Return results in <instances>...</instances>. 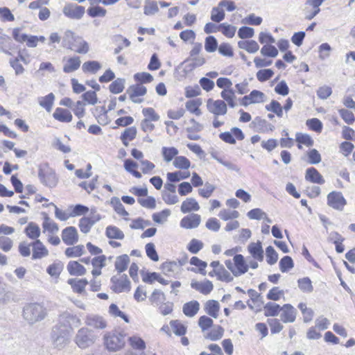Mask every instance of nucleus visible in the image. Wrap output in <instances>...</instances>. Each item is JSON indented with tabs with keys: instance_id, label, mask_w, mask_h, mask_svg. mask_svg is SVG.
<instances>
[{
	"instance_id": "obj_39",
	"label": "nucleus",
	"mask_w": 355,
	"mask_h": 355,
	"mask_svg": "<svg viewBox=\"0 0 355 355\" xmlns=\"http://www.w3.org/2000/svg\"><path fill=\"white\" fill-rule=\"evenodd\" d=\"M85 248L83 245H78L73 247L67 248L65 250L64 254L69 257H79L84 254Z\"/></svg>"
},
{
	"instance_id": "obj_45",
	"label": "nucleus",
	"mask_w": 355,
	"mask_h": 355,
	"mask_svg": "<svg viewBox=\"0 0 355 355\" xmlns=\"http://www.w3.org/2000/svg\"><path fill=\"white\" fill-rule=\"evenodd\" d=\"M190 176L189 171H175L167 173V179L171 182H177L181 180L187 179Z\"/></svg>"
},
{
	"instance_id": "obj_27",
	"label": "nucleus",
	"mask_w": 355,
	"mask_h": 355,
	"mask_svg": "<svg viewBox=\"0 0 355 355\" xmlns=\"http://www.w3.org/2000/svg\"><path fill=\"white\" fill-rule=\"evenodd\" d=\"M53 116L55 119L60 122L68 123L72 120V114L71 112L67 109L60 107L55 109Z\"/></svg>"
},
{
	"instance_id": "obj_26",
	"label": "nucleus",
	"mask_w": 355,
	"mask_h": 355,
	"mask_svg": "<svg viewBox=\"0 0 355 355\" xmlns=\"http://www.w3.org/2000/svg\"><path fill=\"white\" fill-rule=\"evenodd\" d=\"M67 283L71 286L73 291L77 293H82L85 286L88 284L86 279H77L75 278L69 279Z\"/></svg>"
},
{
	"instance_id": "obj_50",
	"label": "nucleus",
	"mask_w": 355,
	"mask_h": 355,
	"mask_svg": "<svg viewBox=\"0 0 355 355\" xmlns=\"http://www.w3.org/2000/svg\"><path fill=\"white\" fill-rule=\"evenodd\" d=\"M297 283L299 288L303 292L311 293L313 291L311 280L308 277L299 279Z\"/></svg>"
},
{
	"instance_id": "obj_58",
	"label": "nucleus",
	"mask_w": 355,
	"mask_h": 355,
	"mask_svg": "<svg viewBox=\"0 0 355 355\" xmlns=\"http://www.w3.org/2000/svg\"><path fill=\"white\" fill-rule=\"evenodd\" d=\"M261 53L263 56L275 58L278 55V50L273 45L265 44L261 49Z\"/></svg>"
},
{
	"instance_id": "obj_56",
	"label": "nucleus",
	"mask_w": 355,
	"mask_h": 355,
	"mask_svg": "<svg viewBox=\"0 0 355 355\" xmlns=\"http://www.w3.org/2000/svg\"><path fill=\"white\" fill-rule=\"evenodd\" d=\"M175 168L180 169H188L190 167V161L184 156H177L173 161Z\"/></svg>"
},
{
	"instance_id": "obj_6",
	"label": "nucleus",
	"mask_w": 355,
	"mask_h": 355,
	"mask_svg": "<svg viewBox=\"0 0 355 355\" xmlns=\"http://www.w3.org/2000/svg\"><path fill=\"white\" fill-rule=\"evenodd\" d=\"M234 263L231 260L225 261L227 268L236 277L245 274L248 270V264L246 263L244 257L241 254H235L233 258Z\"/></svg>"
},
{
	"instance_id": "obj_37",
	"label": "nucleus",
	"mask_w": 355,
	"mask_h": 355,
	"mask_svg": "<svg viewBox=\"0 0 355 355\" xmlns=\"http://www.w3.org/2000/svg\"><path fill=\"white\" fill-rule=\"evenodd\" d=\"M54 348L62 349L69 343V336H51Z\"/></svg>"
},
{
	"instance_id": "obj_40",
	"label": "nucleus",
	"mask_w": 355,
	"mask_h": 355,
	"mask_svg": "<svg viewBox=\"0 0 355 355\" xmlns=\"http://www.w3.org/2000/svg\"><path fill=\"white\" fill-rule=\"evenodd\" d=\"M54 99V94L53 93H50L44 97L40 98L38 102L41 107H44L47 112H50L51 110Z\"/></svg>"
},
{
	"instance_id": "obj_62",
	"label": "nucleus",
	"mask_w": 355,
	"mask_h": 355,
	"mask_svg": "<svg viewBox=\"0 0 355 355\" xmlns=\"http://www.w3.org/2000/svg\"><path fill=\"white\" fill-rule=\"evenodd\" d=\"M338 112L341 116V118L344 120V121L349 124L352 125L355 121V116L352 112L347 110V109H340Z\"/></svg>"
},
{
	"instance_id": "obj_11",
	"label": "nucleus",
	"mask_w": 355,
	"mask_h": 355,
	"mask_svg": "<svg viewBox=\"0 0 355 355\" xmlns=\"http://www.w3.org/2000/svg\"><path fill=\"white\" fill-rule=\"evenodd\" d=\"M347 201L341 192L331 191L327 195V205L334 209L342 211Z\"/></svg>"
},
{
	"instance_id": "obj_9",
	"label": "nucleus",
	"mask_w": 355,
	"mask_h": 355,
	"mask_svg": "<svg viewBox=\"0 0 355 355\" xmlns=\"http://www.w3.org/2000/svg\"><path fill=\"white\" fill-rule=\"evenodd\" d=\"M85 12L84 6L71 3H67L62 9L63 14L71 19H80L83 17Z\"/></svg>"
},
{
	"instance_id": "obj_57",
	"label": "nucleus",
	"mask_w": 355,
	"mask_h": 355,
	"mask_svg": "<svg viewBox=\"0 0 355 355\" xmlns=\"http://www.w3.org/2000/svg\"><path fill=\"white\" fill-rule=\"evenodd\" d=\"M307 127L315 132H321L322 130V123L317 118L308 119L306 122Z\"/></svg>"
},
{
	"instance_id": "obj_38",
	"label": "nucleus",
	"mask_w": 355,
	"mask_h": 355,
	"mask_svg": "<svg viewBox=\"0 0 355 355\" xmlns=\"http://www.w3.org/2000/svg\"><path fill=\"white\" fill-rule=\"evenodd\" d=\"M13 48V44L10 37L6 35H0V51L8 55H11L10 50Z\"/></svg>"
},
{
	"instance_id": "obj_48",
	"label": "nucleus",
	"mask_w": 355,
	"mask_h": 355,
	"mask_svg": "<svg viewBox=\"0 0 355 355\" xmlns=\"http://www.w3.org/2000/svg\"><path fill=\"white\" fill-rule=\"evenodd\" d=\"M125 80L124 78H117L114 80L109 86L110 92L112 94H119L124 89Z\"/></svg>"
},
{
	"instance_id": "obj_10",
	"label": "nucleus",
	"mask_w": 355,
	"mask_h": 355,
	"mask_svg": "<svg viewBox=\"0 0 355 355\" xmlns=\"http://www.w3.org/2000/svg\"><path fill=\"white\" fill-rule=\"evenodd\" d=\"M85 324L94 330H103L107 327V320L101 315L89 314L85 317Z\"/></svg>"
},
{
	"instance_id": "obj_7",
	"label": "nucleus",
	"mask_w": 355,
	"mask_h": 355,
	"mask_svg": "<svg viewBox=\"0 0 355 355\" xmlns=\"http://www.w3.org/2000/svg\"><path fill=\"white\" fill-rule=\"evenodd\" d=\"M110 281L112 283L111 289L116 293L130 290V282L126 275H122L119 277L113 276Z\"/></svg>"
},
{
	"instance_id": "obj_43",
	"label": "nucleus",
	"mask_w": 355,
	"mask_h": 355,
	"mask_svg": "<svg viewBox=\"0 0 355 355\" xmlns=\"http://www.w3.org/2000/svg\"><path fill=\"white\" fill-rule=\"evenodd\" d=\"M25 233L30 239H36L40 235V229L37 224L31 222L25 228Z\"/></svg>"
},
{
	"instance_id": "obj_53",
	"label": "nucleus",
	"mask_w": 355,
	"mask_h": 355,
	"mask_svg": "<svg viewBox=\"0 0 355 355\" xmlns=\"http://www.w3.org/2000/svg\"><path fill=\"white\" fill-rule=\"evenodd\" d=\"M184 62L188 63L187 67H189V70H192L194 68L203 65L205 62V60L202 56H195L187 59Z\"/></svg>"
},
{
	"instance_id": "obj_14",
	"label": "nucleus",
	"mask_w": 355,
	"mask_h": 355,
	"mask_svg": "<svg viewBox=\"0 0 355 355\" xmlns=\"http://www.w3.org/2000/svg\"><path fill=\"white\" fill-rule=\"evenodd\" d=\"M324 1V0H306L305 5L311 6L313 10L309 11L307 7L304 8L305 19L307 20L313 19L320 12V6Z\"/></svg>"
},
{
	"instance_id": "obj_52",
	"label": "nucleus",
	"mask_w": 355,
	"mask_h": 355,
	"mask_svg": "<svg viewBox=\"0 0 355 355\" xmlns=\"http://www.w3.org/2000/svg\"><path fill=\"white\" fill-rule=\"evenodd\" d=\"M101 68V64L98 61H87L83 66L82 69L84 72L96 73Z\"/></svg>"
},
{
	"instance_id": "obj_20",
	"label": "nucleus",
	"mask_w": 355,
	"mask_h": 355,
	"mask_svg": "<svg viewBox=\"0 0 355 355\" xmlns=\"http://www.w3.org/2000/svg\"><path fill=\"white\" fill-rule=\"evenodd\" d=\"M252 125L257 131L261 132H266L268 131H272L275 129V126L269 123L266 119L257 116L254 119L252 122Z\"/></svg>"
},
{
	"instance_id": "obj_5",
	"label": "nucleus",
	"mask_w": 355,
	"mask_h": 355,
	"mask_svg": "<svg viewBox=\"0 0 355 355\" xmlns=\"http://www.w3.org/2000/svg\"><path fill=\"white\" fill-rule=\"evenodd\" d=\"M38 178L43 185L49 188L55 187L58 181L55 171L50 167L47 162L39 165Z\"/></svg>"
},
{
	"instance_id": "obj_54",
	"label": "nucleus",
	"mask_w": 355,
	"mask_h": 355,
	"mask_svg": "<svg viewBox=\"0 0 355 355\" xmlns=\"http://www.w3.org/2000/svg\"><path fill=\"white\" fill-rule=\"evenodd\" d=\"M266 261L269 265H274L278 260V254L271 245L266 248Z\"/></svg>"
},
{
	"instance_id": "obj_42",
	"label": "nucleus",
	"mask_w": 355,
	"mask_h": 355,
	"mask_svg": "<svg viewBox=\"0 0 355 355\" xmlns=\"http://www.w3.org/2000/svg\"><path fill=\"white\" fill-rule=\"evenodd\" d=\"M159 11L157 2L154 0H146L144 7V13L147 15H154Z\"/></svg>"
},
{
	"instance_id": "obj_19",
	"label": "nucleus",
	"mask_w": 355,
	"mask_h": 355,
	"mask_svg": "<svg viewBox=\"0 0 355 355\" xmlns=\"http://www.w3.org/2000/svg\"><path fill=\"white\" fill-rule=\"evenodd\" d=\"M305 179L311 183L319 184H322L325 182L322 175L314 167H310L306 169Z\"/></svg>"
},
{
	"instance_id": "obj_47",
	"label": "nucleus",
	"mask_w": 355,
	"mask_h": 355,
	"mask_svg": "<svg viewBox=\"0 0 355 355\" xmlns=\"http://www.w3.org/2000/svg\"><path fill=\"white\" fill-rule=\"evenodd\" d=\"M178 150L175 147H162V154L164 157V159L166 162H171L173 158L177 157L178 154Z\"/></svg>"
},
{
	"instance_id": "obj_49",
	"label": "nucleus",
	"mask_w": 355,
	"mask_h": 355,
	"mask_svg": "<svg viewBox=\"0 0 355 355\" xmlns=\"http://www.w3.org/2000/svg\"><path fill=\"white\" fill-rule=\"evenodd\" d=\"M130 345L135 349L144 350L146 348L145 341L140 337L133 336L128 338Z\"/></svg>"
},
{
	"instance_id": "obj_13",
	"label": "nucleus",
	"mask_w": 355,
	"mask_h": 355,
	"mask_svg": "<svg viewBox=\"0 0 355 355\" xmlns=\"http://www.w3.org/2000/svg\"><path fill=\"white\" fill-rule=\"evenodd\" d=\"M62 239L67 245H73L78 241V234L76 227L69 226L62 232Z\"/></svg>"
},
{
	"instance_id": "obj_31",
	"label": "nucleus",
	"mask_w": 355,
	"mask_h": 355,
	"mask_svg": "<svg viewBox=\"0 0 355 355\" xmlns=\"http://www.w3.org/2000/svg\"><path fill=\"white\" fill-rule=\"evenodd\" d=\"M238 46L250 53H254L259 49L258 43L254 40H241L238 42Z\"/></svg>"
},
{
	"instance_id": "obj_2",
	"label": "nucleus",
	"mask_w": 355,
	"mask_h": 355,
	"mask_svg": "<svg viewBox=\"0 0 355 355\" xmlns=\"http://www.w3.org/2000/svg\"><path fill=\"white\" fill-rule=\"evenodd\" d=\"M22 315L26 321L33 324L46 317L47 310L40 303H29L24 306Z\"/></svg>"
},
{
	"instance_id": "obj_17",
	"label": "nucleus",
	"mask_w": 355,
	"mask_h": 355,
	"mask_svg": "<svg viewBox=\"0 0 355 355\" xmlns=\"http://www.w3.org/2000/svg\"><path fill=\"white\" fill-rule=\"evenodd\" d=\"M200 216L193 214L189 216H184L180 221V226L186 229H193L197 227L200 223Z\"/></svg>"
},
{
	"instance_id": "obj_15",
	"label": "nucleus",
	"mask_w": 355,
	"mask_h": 355,
	"mask_svg": "<svg viewBox=\"0 0 355 355\" xmlns=\"http://www.w3.org/2000/svg\"><path fill=\"white\" fill-rule=\"evenodd\" d=\"M244 138L243 131L237 127L232 128L230 132H223V141L230 144H236V139L241 141Z\"/></svg>"
},
{
	"instance_id": "obj_44",
	"label": "nucleus",
	"mask_w": 355,
	"mask_h": 355,
	"mask_svg": "<svg viewBox=\"0 0 355 355\" xmlns=\"http://www.w3.org/2000/svg\"><path fill=\"white\" fill-rule=\"evenodd\" d=\"M63 270V264L62 262H55L49 265L46 268L47 273L53 277H59Z\"/></svg>"
},
{
	"instance_id": "obj_1",
	"label": "nucleus",
	"mask_w": 355,
	"mask_h": 355,
	"mask_svg": "<svg viewBox=\"0 0 355 355\" xmlns=\"http://www.w3.org/2000/svg\"><path fill=\"white\" fill-rule=\"evenodd\" d=\"M62 45L64 48L70 49L78 53L85 54L89 50L88 43L82 37L76 36L71 30H67L62 40Z\"/></svg>"
},
{
	"instance_id": "obj_59",
	"label": "nucleus",
	"mask_w": 355,
	"mask_h": 355,
	"mask_svg": "<svg viewBox=\"0 0 355 355\" xmlns=\"http://www.w3.org/2000/svg\"><path fill=\"white\" fill-rule=\"evenodd\" d=\"M135 81L139 82L140 84H146L151 83L153 80V77L151 74L147 72L137 73L134 75Z\"/></svg>"
},
{
	"instance_id": "obj_35",
	"label": "nucleus",
	"mask_w": 355,
	"mask_h": 355,
	"mask_svg": "<svg viewBox=\"0 0 355 355\" xmlns=\"http://www.w3.org/2000/svg\"><path fill=\"white\" fill-rule=\"evenodd\" d=\"M220 309V304L216 300H208L205 306V312L210 316L216 318Z\"/></svg>"
},
{
	"instance_id": "obj_64",
	"label": "nucleus",
	"mask_w": 355,
	"mask_h": 355,
	"mask_svg": "<svg viewBox=\"0 0 355 355\" xmlns=\"http://www.w3.org/2000/svg\"><path fill=\"white\" fill-rule=\"evenodd\" d=\"M203 245L201 241L193 239L188 244L187 249L192 254H197L203 248Z\"/></svg>"
},
{
	"instance_id": "obj_16",
	"label": "nucleus",
	"mask_w": 355,
	"mask_h": 355,
	"mask_svg": "<svg viewBox=\"0 0 355 355\" xmlns=\"http://www.w3.org/2000/svg\"><path fill=\"white\" fill-rule=\"evenodd\" d=\"M282 308L281 320L284 323L293 322L296 318V309L290 304H285Z\"/></svg>"
},
{
	"instance_id": "obj_29",
	"label": "nucleus",
	"mask_w": 355,
	"mask_h": 355,
	"mask_svg": "<svg viewBox=\"0 0 355 355\" xmlns=\"http://www.w3.org/2000/svg\"><path fill=\"white\" fill-rule=\"evenodd\" d=\"M263 309L266 317H275L279 315L282 308L278 304L269 302L264 305Z\"/></svg>"
},
{
	"instance_id": "obj_18",
	"label": "nucleus",
	"mask_w": 355,
	"mask_h": 355,
	"mask_svg": "<svg viewBox=\"0 0 355 355\" xmlns=\"http://www.w3.org/2000/svg\"><path fill=\"white\" fill-rule=\"evenodd\" d=\"M33 259H42L49 254V251L44 244L38 239L32 243Z\"/></svg>"
},
{
	"instance_id": "obj_24",
	"label": "nucleus",
	"mask_w": 355,
	"mask_h": 355,
	"mask_svg": "<svg viewBox=\"0 0 355 355\" xmlns=\"http://www.w3.org/2000/svg\"><path fill=\"white\" fill-rule=\"evenodd\" d=\"M67 270L71 275L82 276L86 273L85 268L76 261H71L67 264Z\"/></svg>"
},
{
	"instance_id": "obj_46",
	"label": "nucleus",
	"mask_w": 355,
	"mask_h": 355,
	"mask_svg": "<svg viewBox=\"0 0 355 355\" xmlns=\"http://www.w3.org/2000/svg\"><path fill=\"white\" fill-rule=\"evenodd\" d=\"M279 269L282 272H286L294 267V262L291 257H283L279 263Z\"/></svg>"
},
{
	"instance_id": "obj_34",
	"label": "nucleus",
	"mask_w": 355,
	"mask_h": 355,
	"mask_svg": "<svg viewBox=\"0 0 355 355\" xmlns=\"http://www.w3.org/2000/svg\"><path fill=\"white\" fill-rule=\"evenodd\" d=\"M205 49L209 53L214 52L217 49L218 53L222 54V44L218 47V42L214 36H208L205 39Z\"/></svg>"
},
{
	"instance_id": "obj_22",
	"label": "nucleus",
	"mask_w": 355,
	"mask_h": 355,
	"mask_svg": "<svg viewBox=\"0 0 355 355\" xmlns=\"http://www.w3.org/2000/svg\"><path fill=\"white\" fill-rule=\"evenodd\" d=\"M248 250L254 259H257L259 261H262L263 260V250L260 241L257 243H251L248 245Z\"/></svg>"
},
{
	"instance_id": "obj_32",
	"label": "nucleus",
	"mask_w": 355,
	"mask_h": 355,
	"mask_svg": "<svg viewBox=\"0 0 355 355\" xmlns=\"http://www.w3.org/2000/svg\"><path fill=\"white\" fill-rule=\"evenodd\" d=\"M295 140L298 143L297 148L302 149V144L311 147L313 146L314 141L308 134L297 132L295 135Z\"/></svg>"
},
{
	"instance_id": "obj_3",
	"label": "nucleus",
	"mask_w": 355,
	"mask_h": 355,
	"mask_svg": "<svg viewBox=\"0 0 355 355\" xmlns=\"http://www.w3.org/2000/svg\"><path fill=\"white\" fill-rule=\"evenodd\" d=\"M103 343L109 352H118L125 345V334L119 330L108 331L103 336Z\"/></svg>"
},
{
	"instance_id": "obj_36",
	"label": "nucleus",
	"mask_w": 355,
	"mask_h": 355,
	"mask_svg": "<svg viewBox=\"0 0 355 355\" xmlns=\"http://www.w3.org/2000/svg\"><path fill=\"white\" fill-rule=\"evenodd\" d=\"M130 263V258L127 254H123L116 258L114 266L119 272L125 271Z\"/></svg>"
},
{
	"instance_id": "obj_12",
	"label": "nucleus",
	"mask_w": 355,
	"mask_h": 355,
	"mask_svg": "<svg viewBox=\"0 0 355 355\" xmlns=\"http://www.w3.org/2000/svg\"><path fill=\"white\" fill-rule=\"evenodd\" d=\"M146 92V87L143 86L141 84L132 85L127 89V93L129 94L130 98L135 103H141L142 100L137 98V97L144 96Z\"/></svg>"
},
{
	"instance_id": "obj_55",
	"label": "nucleus",
	"mask_w": 355,
	"mask_h": 355,
	"mask_svg": "<svg viewBox=\"0 0 355 355\" xmlns=\"http://www.w3.org/2000/svg\"><path fill=\"white\" fill-rule=\"evenodd\" d=\"M171 327L173 333L177 336H184L186 334L187 328L178 320H171L170 322Z\"/></svg>"
},
{
	"instance_id": "obj_30",
	"label": "nucleus",
	"mask_w": 355,
	"mask_h": 355,
	"mask_svg": "<svg viewBox=\"0 0 355 355\" xmlns=\"http://www.w3.org/2000/svg\"><path fill=\"white\" fill-rule=\"evenodd\" d=\"M81 61L78 56H74L68 59L67 63L63 67V71L67 73L73 72L78 69Z\"/></svg>"
},
{
	"instance_id": "obj_63",
	"label": "nucleus",
	"mask_w": 355,
	"mask_h": 355,
	"mask_svg": "<svg viewBox=\"0 0 355 355\" xmlns=\"http://www.w3.org/2000/svg\"><path fill=\"white\" fill-rule=\"evenodd\" d=\"M254 28L246 26H241L238 31L239 37L243 40L251 38L254 36Z\"/></svg>"
},
{
	"instance_id": "obj_21",
	"label": "nucleus",
	"mask_w": 355,
	"mask_h": 355,
	"mask_svg": "<svg viewBox=\"0 0 355 355\" xmlns=\"http://www.w3.org/2000/svg\"><path fill=\"white\" fill-rule=\"evenodd\" d=\"M183 265V262L166 261L162 264L161 269L163 273L167 276H172L175 272H178L180 268Z\"/></svg>"
},
{
	"instance_id": "obj_8",
	"label": "nucleus",
	"mask_w": 355,
	"mask_h": 355,
	"mask_svg": "<svg viewBox=\"0 0 355 355\" xmlns=\"http://www.w3.org/2000/svg\"><path fill=\"white\" fill-rule=\"evenodd\" d=\"M57 324L71 331L72 326L78 327L80 324V320L77 315L64 311L59 315Z\"/></svg>"
},
{
	"instance_id": "obj_60",
	"label": "nucleus",
	"mask_w": 355,
	"mask_h": 355,
	"mask_svg": "<svg viewBox=\"0 0 355 355\" xmlns=\"http://www.w3.org/2000/svg\"><path fill=\"white\" fill-rule=\"evenodd\" d=\"M306 155L308 162L311 164H318L321 162V155L318 150L315 148L309 150Z\"/></svg>"
},
{
	"instance_id": "obj_61",
	"label": "nucleus",
	"mask_w": 355,
	"mask_h": 355,
	"mask_svg": "<svg viewBox=\"0 0 355 355\" xmlns=\"http://www.w3.org/2000/svg\"><path fill=\"white\" fill-rule=\"evenodd\" d=\"M274 75L271 69H260L257 73V78L260 82H266L270 80Z\"/></svg>"
},
{
	"instance_id": "obj_33",
	"label": "nucleus",
	"mask_w": 355,
	"mask_h": 355,
	"mask_svg": "<svg viewBox=\"0 0 355 355\" xmlns=\"http://www.w3.org/2000/svg\"><path fill=\"white\" fill-rule=\"evenodd\" d=\"M248 294L252 302L257 307L256 312L260 311L261 310V307L263 304V296L252 288L248 290Z\"/></svg>"
},
{
	"instance_id": "obj_4",
	"label": "nucleus",
	"mask_w": 355,
	"mask_h": 355,
	"mask_svg": "<svg viewBox=\"0 0 355 355\" xmlns=\"http://www.w3.org/2000/svg\"><path fill=\"white\" fill-rule=\"evenodd\" d=\"M97 339L98 336L92 329L83 327L78 330L74 342L79 348L85 349L92 346Z\"/></svg>"
},
{
	"instance_id": "obj_51",
	"label": "nucleus",
	"mask_w": 355,
	"mask_h": 355,
	"mask_svg": "<svg viewBox=\"0 0 355 355\" xmlns=\"http://www.w3.org/2000/svg\"><path fill=\"white\" fill-rule=\"evenodd\" d=\"M207 108L209 112L214 113L216 115L221 114L222 101H213L212 99H209L207 101Z\"/></svg>"
},
{
	"instance_id": "obj_23",
	"label": "nucleus",
	"mask_w": 355,
	"mask_h": 355,
	"mask_svg": "<svg viewBox=\"0 0 355 355\" xmlns=\"http://www.w3.org/2000/svg\"><path fill=\"white\" fill-rule=\"evenodd\" d=\"M191 287L204 295L209 294L213 290V284L209 280L205 282H199L193 280L191 283Z\"/></svg>"
},
{
	"instance_id": "obj_41",
	"label": "nucleus",
	"mask_w": 355,
	"mask_h": 355,
	"mask_svg": "<svg viewBox=\"0 0 355 355\" xmlns=\"http://www.w3.org/2000/svg\"><path fill=\"white\" fill-rule=\"evenodd\" d=\"M105 234L109 239H123L124 238L123 232L116 226H108L106 228Z\"/></svg>"
},
{
	"instance_id": "obj_28",
	"label": "nucleus",
	"mask_w": 355,
	"mask_h": 355,
	"mask_svg": "<svg viewBox=\"0 0 355 355\" xmlns=\"http://www.w3.org/2000/svg\"><path fill=\"white\" fill-rule=\"evenodd\" d=\"M180 209L182 213L186 214L191 211H198L200 206L194 198H188L182 203Z\"/></svg>"
},
{
	"instance_id": "obj_25",
	"label": "nucleus",
	"mask_w": 355,
	"mask_h": 355,
	"mask_svg": "<svg viewBox=\"0 0 355 355\" xmlns=\"http://www.w3.org/2000/svg\"><path fill=\"white\" fill-rule=\"evenodd\" d=\"M200 304L196 300L185 303L182 307L184 314L188 317H193L199 311Z\"/></svg>"
}]
</instances>
